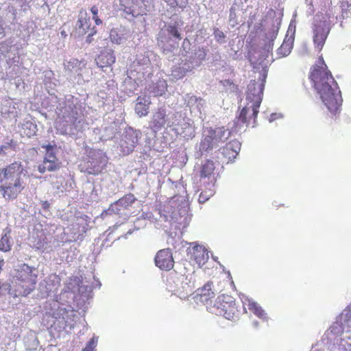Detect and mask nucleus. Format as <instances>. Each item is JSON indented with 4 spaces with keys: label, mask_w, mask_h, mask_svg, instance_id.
<instances>
[{
    "label": "nucleus",
    "mask_w": 351,
    "mask_h": 351,
    "mask_svg": "<svg viewBox=\"0 0 351 351\" xmlns=\"http://www.w3.org/2000/svg\"><path fill=\"white\" fill-rule=\"evenodd\" d=\"M12 240L7 234L2 236L0 240V250L2 252H8L11 250Z\"/></svg>",
    "instance_id": "nucleus-35"
},
{
    "label": "nucleus",
    "mask_w": 351,
    "mask_h": 351,
    "mask_svg": "<svg viewBox=\"0 0 351 351\" xmlns=\"http://www.w3.org/2000/svg\"><path fill=\"white\" fill-rule=\"evenodd\" d=\"M282 116L281 114H278V113H272L271 115H270V118H269V122H272L279 118H281Z\"/></svg>",
    "instance_id": "nucleus-61"
},
{
    "label": "nucleus",
    "mask_w": 351,
    "mask_h": 351,
    "mask_svg": "<svg viewBox=\"0 0 351 351\" xmlns=\"http://www.w3.org/2000/svg\"><path fill=\"white\" fill-rule=\"evenodd\" d=\"M20 67L18 64H14L13 66H10L6 73L7 75L10 77V78H15L14 75H16L19 70Z\"/></svg>",
    "instance_id": "nucleus-48"
},
{
    "label": "nucleus",
    "mask_w": 351,
    "mask_h": 351,
    "mask_svg": "<svg viewBox=\"0 0 351 351\" xmlns=\"http://www.w3.org/2000/svg\"><path fill=\"white\" fill-rule=\"evenodd\" d=\"M51 160H58L56 157V150L45 152V155L43 159L44 163H47V162H51Z\"/></svg>",
    "instance_id": "nucleus-47"
},
{
    "label": "nucleus",
    "mask_w": 351,
    "mask_h": 351,
    "mask_svg": "<svg viewBox=\"0 0 351 351\" xmlns=\"http://www.w3.org/2000/svg\"><path fill=\"white\" fill-rule=\"evenodd\" d=\"M341 319L344 321L351 322V304L342 312Z\"/></svg>",
    "instance_id": "nucleus-51"
},
{
    "label": "nucleus",
    "mask_w": 351,
    "mask_h": 351,
    "mask_svg": "<svg viewBox=\"0 0 351 351\" xmlns=\"http://www.w3.org/2000/svg\"><path fill=\"white\" fill-rule=\"evenodd\" d=\"M122 86L126 93H132L136 90L138 84L131 76L127 75L123 80Z\"/></svg>",
    "instance_id": "nucleus-30"
},
{
    "label": "nucleus",
    "mask_w": 351,
    "mask_h": 351,
    "mask_svg": "<svg viewBox=\"0 0 351 351\" xmlns=\"http://www.w3.org/2000/svg\"><path fill=\"white\" fill-rule=\"evenodd\" d=\"M281 24V20L279 17L272 19L271 27L265 34V40L264 47L258 53V57L254 53L250 56V61L253 65L254 69H261L259 72L265 71L267 73V67L269 64L268 60L274 47V41L276 38Z\"/></svg>",
    "instance_id": "nucleus-4"
},
{
    "label": "nucleus",
    "mask_w": 351,
    "mask_h": 351,
    "mask_svg": "<svg viewBox=\"0 0 351 351\" xmlns=\"http://www.w3.org/2000/svg\"><path fill=\"white\" fill-rule=\"evenodd\" d=\"M310 79L322 102L331 113L336 114L341 106L342 98L331 73L326 68H315L311 73Z\"/></svg>",
    "instance_id": "nucleus-1"
},
{
    "label": "nucleus",
    "mask_w": 351,
    "mask_h": 351,
    "mask_svg": "<svg viewBox=\"0 0 351 351\" xmlns=\"http://www.w3.org/2000/svg\"><path fill=\"white\" fill-rule=\"evenodd\" d=\"M136 198L132 193H128L124 195L123 197L119 199L117 201L111 204L110 207L104 210L101 215H121V208L128 209L135 202Z\"/></svg>",
    "instance_id": "nucleus-12"
},
{
    "label": "nucleus",
    "mask_w": 351,
    "mask_h": 351,
    "mask_svg": "<svg viewBox=\"0 0 351 351\" xmlns=\"http://www.w3.org/2000/svg\"><path fill=\"white\" fill-rule=\"evenodd\" d=\"M329 32V25L326 21L315 25L313 42L315 47L319 50L323 47Z\"/></svg>",
    "instance_id": "nucleus-13"
},
{
    "label": "nucleus",
    "mask_w": 351,
    "mask_h": 351,
    "mask_svg": "<svg viewBox=\"0 0 351 351\" xmlns=\"http://www.w3.org/2000/svg\"><path fill=\"white\" fill-rule=\"evenodd\" d=\"M51 317L54 320L53 324H57L60 328L72 329L75 325V313L73 308L67 304H60L58 301L53 303Z\"/></svg>",
    "instance_id": "nucleus-6"
},
{
    "label": "nucleus",
    "mask_w": 351,
    "mask_h": 351,
    "mask_svg": "<svg viewBox=\"0 0 351 351\" xmlns=\"http://www.w3.org/2000/svg\"><path fill=\"white\" fill-rule=\"evenodd\" d=\"M215 169V164L212 160H208L202 165L201 169V177L208 178L213 173Z\"/></svg>",
    "instance_id": "nucleus-33"
},
{
    "label": "nucleus",
    "mask_w": 351,
    "mask_h": 351,
    "mask_svg": "<svg viewBox=\"0 0 351 351\" xmlns=\"http://www.w3.org/2000/svg\"><path fill=\"white\" fill-rule=\"evenodd\" d=\"M123 11L127 14H131L134 17H136L138 15V13H137L134 9H132L130 7H125V8L123 9Z\"/></svg>",
    "instance_id": "nucleus-54"
},
{
    "label": "nucleus",
    "mask_w": 351,
    "mask_h": 351,
    "mask_svg": "<svg viewBox=\"0 0 351 351\" xmlns=\"http://www.w3.org/2000/svg\"><path fill=\"white\" fill-rule=\"evenodd\" d=\"M187 68V65L183 62L179 66H176L172 69L171 75L177 79L182 78L186 73L191 71V70H185L184 69Z\"/></svg>",
    "instance_id": "nucleus-32"
},
{
    "label": "nucleus",
    "mask_w": 351,
    "mask_h": 351,
    "mask_svg": "<svg viewBox=\"0 0 351 351\" xmlns=\"http://www.w3.org/2000/svg\"><path fill=\"white\" fill-rule=\"evenodd\" d=\"M190 41L187 39V38H185L182 43V48H183V50L185 51V52L186 53V51H188L186 49H190Z\"/></svg>",
    "instance_id": "nucleus-58"
},
{
    "label": "nucleus",
    "mask_w": 351,
    "mask_h": 351,
    "mask_svg": "<svg viewBox=\"0 0 351 351\" xmlns=\"http://www.w3.org/2000/svg\"><path fill=\"white\" fill-rule=\"evenodd\" d=\"M66 108L71 110V112H69L68 114L69 119L68 121L72 123L76 127V122L80 123V116L79 115L76 109H75V108L74 106L69 105Z\"/></svg>",
    "instance_id": "nucleus-34"
},
{
    "label": "nucleus",
    "mask_w": 351,
    "mask_h": 351,
    "mask_svg": "<svg viewBox=\"0 0 351 351\" xmlns=\"http://www.w3.org/2000/svg\"><path fill=\"white\" fill-rule=\"evenodd\" d=\"M207 53L206 50L197 46H193L185 54L184 63L187 65L185 70H193L199 67L205 60Z\"/></svg>",
    "instance_id": "nucleus-10"
},
{
    "label": "nucleus",
    "mask_w": 351,
    "mask_h": 351,
    "mask_svg": "<svg viewBox=\"0 0 351 351\" xmlns=\"http://www.w3.org/2000/svg\"><path fill=\"white\" fill-rule=\"evenodd\" d=\"M167 84L165 80L158 77L156 81H152L148 85V90L149 93H153L154 96H162L165 93Z\"/></svg>",
    "instance_id": "nucleus-25"
},
{
    "label": "nucleus",
    "mask_w": 351,
    "mask_h": 351,
    "mask_svg": "<svg viewBox=\"0 0 351 351\" xmlns=\"http://www.w3.org/2000/svg\"><path fill=\"white\" fill-rule=\"evenodd\" d=\"M97 343V337H93L87 343L86 348L82 351H93Z\"/></svg>",
    "instance_id": "nucleus-49"
},
{
    "label": "nucleus",
    "mask_w": 351,
    "mask_h": 351,
    "mask_svg": "<svg viewBox=\"0 0 351 351\" xmlns=\"http://www.w3.org/2000/svg\"><path fill=\"white\" fill-rule=\"evenodd\" d=\"M152 56H154L152 52L147 51L143 54L138 55L136 59V64L143 66V69L145 70L144 74L147 73V77L149 79H151L153 75L150 60V57Z\"/></svg>",
    "instance_id": "nucleus-22"
},
{
    "label": "nucleus",
    "mask_w": 351,
    "mask_h": 351,
    "mask_svg": "<svg viewBox=\"0 0 351 351\" xmlns=\"http://www.w3.org/2000/svg\"><path fill=\"white\" fill-rule=\"evenodd\" d=\"M60 162L58 160H51V162H47V167L48 171H56L60 168Z\"/></svg>",
    "instance_id": "nucleus-44"
},
{
    "label": "nucleus",
    "mask_w": 351,
    "mask_h": 351,
    "mask_svg": "<svg viewBox=\"0 0 351 351\" xmlns=\"http://www.w3.org/2000/svg\"><path fill=\"white\" fill-rule=\"evenodd\" d=\"M151 104V99L147 96H139L136 99L135 105V112L138 117L146 116L149 112V105Z\"/></svg>",
    "instance_id": "nucleus-24"
},
{
    "label": "nucleus",
    "mask_w": 351,
    "mask_h": 351,
    "mask_svg": "<svg viewBox=\"0 0 351 351\" xmlns=\"http://www.w3.org/2000/svg\"><path fill=\"white\" fill-rule=\"evenodd\" d=\"M27 171L16 161L0 170V193L6 200L15 199L25 189Z\"/></svg>",
    "instance_id": "nucleus-2"
},
{
    "label": "nucleus",
    "mask_w": 351,
    "mask_h": 351,
    "mask_svg": "<svg viewBox=\"0 0 351 351\" xmlns=\"http://www.w3.org/2000/svg\"><path fill=\"white\" fill-rule=\"evenodd\" d=\"M267 78L265 71L259 72L258 77L250 80L247 87L246 92V104L240 112L239 117L236 124L239 125V122L246 121V114L250 110L252 111V114L256 117L258 114V108L263 100V90Z\"/></svg>",
    "instance_id": "nucleus-3"
},
{
    "label": "nucleus",
    "mask_w": 351,
    "mask_h": 351,
    "mask_svg": "<svg viewBox=\"0 0 351 351\" xmlns=\"http://www.w3.org/2000/svg\"><path fill=\"white\" fill-rule=\"evenodd\" d=\"M106 164V156L101 152H97L93 157L80 164V168L82 172L96 176L102 173Z\"/></svg>",
    "instance_id": "nucleus-8"
},
{
    "label": "nucleus",
    "mask_w": 351,
    "mask_h": 351,
    "mask_svg": "<svg viewBox=\"0 0 351 351\" xmlns=\"http://www.w3.org/2000/svg\"><path fill=\"white\" fill-rule=\"evenodd\" d=\"M50 204L47 201L42 202V208L45 210H49Z\"/></svg>",
    "instance_id": "nucleus-62"
},
{
    "label": "nucleus",
    "mask_w": 351,
    "mask_h": 351,
    "mask_svg": "<svg viewBox=\"0 0 351 351\" xmlns=\"http://www.w3.org/2000/svg\"><path fill=\"white\" fill-rule=\"evenodd\" d=\"M19 56H14L12 58H9L6 60V62H7V64L9 65V66H13L14 64H18L17 63H19Z\"/></svg>",
    "instance_id": "nucleus-53"
},
{
    "label": "nucleus",
    "mask_w": 351,
    "mask_h": 351,
    "mask_svg": "<svg viewBox=\"0 0 351 351\" xmlns=\"http://www.w3.org/2000/svg\"><path fill=\"white\" fill-rule=\"evenodd\" d=\"M256 117H257V115L256 117H254L252 114V111L250 110L249 112H247L246 114V121H245L244 123H242L241 121H240L239 125L236 124V122L238 121L239 115L238 117H237L233 121V125L235 128L236 132H239L243 128L244 124H246V126H247L248 119L250 120L251 118H254V122L255 123V119H256Z\"/></svg>",
    "instance_id": "nucleus-37"
},
{
    "label": "nucleus",
    "mask_w": 351,
    "mask_h": 351,
    "mask_svg": "<svg viewBox=\"0 0 351 351\" xmlns=\"http://www.w3.org/2000/svg\"><path fill=\"white\" fill-rule=\"evenodd\" d=\"M229 24L232 27H234L236 25L238 24L237 20L236 9L234 7H232L230 10Z\"/></svg>",
    "instance_id": "nucleus-42"
},
{
    "label": "nucleus",
    "mask_w": 351,
    "mask_h": 351,
    "mask_svg": "<svg viewBox=\"0 0 351 351\" xmlns=\"http://www.w3.org/2000/svg\"><path fill=\"white\" fill-rule=\"evenodd\" d=\"M214 36L215 40L219 43H224L226 42V36L224 33L219 29H215L214 31Z\"/></svg>",
    "instance_id": "nucleus-45"
},
{
    "label": "nucleus",
    "mask_w": 351,
    "mask_h": 351,
    "mask_svg": "<svg viewBox=\"0 0 351 351\" xmlns=\"http://www.w3.org/2000/svg\"><path fill=\"white\" fill-rule=\"evenodd\" d=\"M90 19L87 16L86 12H80L78 20L76 23V29L80 34H85L90 29Z\"/></svg>",
    "instance_id": "nucleus-27"
},
{
    "label": "nucleus",
    "mask_w": 351,
    "mask_h": 351,
    "mask_svg": "<svg viewBox=\"0 0 351 351\" xmlns=\"http://www.w3.org/2000/svg\"><path fill=\"white\" fill-rule=\"evenodd\" d=\"M194 256L198 264H204L208 258V253L202 246L194 247Z\"/></svg>",
    "instance_id": "nucleus-29"
},
{
    "label": "nucleus",
    "mask_w": 351,
    "mask_h": 351,
    "mask_svg": "<svg viewBox=\"0 0 351 351\" xmlns=\"http://www.w3.org/2000/svg\"><path fill=\"white\" fill-rule=\"evenodd\" d=\"M241 144L237 140H234L226 143L225 146L221 147L218 151L223 156L228 159V161H233L241 149Z\"/></svg>",
    "instance_id": "nucleus-16"
},
{
    "label": "nucleus",
    "mask_w": 351,
    "mask_h": 351,
    "mask_svg": "<svg viewBox=\"0 0 351 351\" xmlns=\"http://www.w3.org/2000/svg\"><path fill=\"white\" fill-rule=\"evenodd\" d=\"M14 289V296H27L35 289L36 280H32L24 282H12Z\"/></svg>",
    "instance_id": "nucleus-17"
},
{
    "label": "nucleus",
    "mask_w": 351,
    "mask_h": 351,
    "mask_svg": "<svg viewBox=\"0 0 351 351\" xmlns=\"http://www.w3.org/2000/svg\"><path fill=\"white\" fill-rule=\"evenodd\" d=\"M5 34L4 29L3 28L2 25L0 24V39L3 38L5 36Z\"/></svg>",
    "instance_id": "nucleus-63"
},
{
    "label": "nucleus",
    "mask_w": 351,
    "mask_h": 351,
    "mask_svg": "<svg viewBox=\"0 0 351 351\" xmlns=\"http://www.w3.org/2000/svg\"><path fill=\"white\" fill-rule=\"evenodd\" d=\"M294 36L295 32L291 35L286 34L283 43L276 51L278 58L286 57L290 54L293 47Z\"/></svg>",
    "instance_id": "nucleus-23"
},
{
    "label": "nucleus",
    "mask_w": 351,
    "mask_h": 351,
    "mask_svg": "<svg viewBox=\"0 0 351 351\" xmlns=\"http://www.w3.org/2000/svg\"><path fill=\"white\" fill-rule=\"evenodd\" d=\"M23 133L27 137H32L36 134L37 125L30 121H25L22 125Z\"/></svg>",
    "instance_id": "nucleus-31"
},
{
    "label": "nucleus",
    "mask_w": 351,
    "mask_h": 351,
    "mask_svg": "<svg viewBox=\"0 0 351 351\" xmlns=\"http://www.w3.org/2000/svg\"><path fill=\"white\" fill-rule=\"evenodd\" d=\"M171 124V119H167L164 109H158L154 114L152 121V127L154 131L164 128L166 124Z\"/></svg>",
    "instance_id": "nucleus-21"
},
{
    "label": "nucleus",
    "mask_w": 351,
    "mask_h": 351,
    "mask_svg": "<svg viewBox=\"0 0 351 351\" xmlns=\"http://www.w3.org/2000/svg\"><path fill=\"white\" fill-rule=\"evenodd\" d=\"M180 113L176 112L172 115L171 124L168 123L169 127L177 126L175 128L176 132L186 138H192L194 134V129L192 125L187 123L184 119H182Z\"/></svg>",
    "instance_id": "nucleus-11"
},
{
    "label": "nucleus",
    "mask_w": 351,
    "mask_h": 351,
    "mask_svg": "<svg viewBox=\"0 0 351 351\" xmlns=\"http://www.w3.org/2000/svg\"><path fill=\"white\" fill-rule=\"evenodd\" d=\"M110 40L115 44L120 45L123 42L124 38L119 34L117 29H112L110 33Z\"/></svg>",
    "instance_id": "nucleus-38"
},
{
    "label": "nucleus",
    "mask_w": 351,
    "mask_h": 351,
    "mask_svg": "<svg viewBox=\"0 0 351 351\" xmlns=\"http://www.w3.org/2000/svg\"><path fill=\"white\" fill-rule=\"evenodd\" d=\"M221 311H223V315L224 316V317H226L228 319H231L233 317L234 315V308H231L230 305H229L228 307L230 309H228L226 304H221Z\"/></svg>",
    "instance_id": "nucleus-46"
},
{
    "label": "nucleus",
    "mask_w": 351,
    "mask_h": 351,
    "mask_svg": "<svg viewBox=\"0 0 351 351\" xmlns=\"http://www.w3.org/2000/svg\"><path fill=\"white\" fill-rule=\"evenodd\" d=\"M47 163H44V161H43L42 164H40L38 166V171L40 173H45L46 171H48V169H47Z\"/></svg>",
    "instance_id": "nucleus-57"
},
{
    "label": "nucleus",
    "mask_w": 351,
    "mask_h": 351,
    "mask_svg": "<svg viewBox=\"0 0 351 351\" xmlns=\"http://www.w3.org/2000/svg\"><path fill=\"white\" fill-rule=\"evenodd\" d=\"M41 147L45 149V152H50V151H52V150H56V145L55 144L54 145H51V144L49 143L47 145H42Z\"/></svg>",
    "instance_id": "nucleus-55"
},
{
    "label": "nucleus",
    "mask_w": 351,
    "mask_h": 351,
    "mask_svg": "<svg viewBox=\"0 0 351 351\" xmlns=\"http://www.w3.org/2000/svg\"><path fill=\"white\" fill-rule=\"evenodd\" d=\"M182 25V21L178 16L172 18L159 32L158 41L165 42L166 40H170L178 42L182 39L180 31Z\"/></svg>",
    "instance_id": "nucleus-7"
},
{
    "label": "nucleus",
    "mask_w": 351,
    "mask_h": 351,
    "mask_svg": "<svg viewBox=\"0 0 351 351\" xmlns=\"http://www.w3.org/2000/svg\"><path fill=\"white\" fill-rule=\"evenodd\" d=\"M341 322H343V324H341L339 322H336L330 327L326 330L325 333V336L328 339V346L330 343H334V339L337 337H342L343 332H344L346 329V326L348 324H351V322L344 321L340 318Z\"/></svg>",
    "instance_id": "nucleus-15"
},
{
    "label": "nucleus",
    "mask_w": 351,
    "mask_h": 351,
    "mask_svg": "<svg viewBox=\"0 0 351 351\" xmlns=\"http://www.w3.org/2000/svg\"><path fill=\"white\" fill-rule=\"evenodd\" d=\"M78 291L79 293L85 298H88L92 291V287L89 285H83L81 282V285L78 284Z\"/></svg>",
    "instance_id": "nucleus-40"
},
{
    "label": "nucleus",
    "mask_w": 351,
    "mask_h": 351,
    "mask_svg": "<svg viewBox=\"0 0 351 351\" xmlns=\"http://www.w3.org/2000/svg\"><path fill=\"white\" fill-rule=\"evenodd\" d=\"M243 303L244 304H247L249 309L259 318L263 319L266 318V313L258 304L250 300L247 297H246L245 302H243Z\"/></svg>",
    "instance_id": "nucleus-28"
},
{
    "label": "nucleus",
    "mask_w": 351,
    "mask_h": 351,
    "mask_svg": "<svg viewBox=\"0 0 351 351\" xmlns=\"http://www.w3.org/2000/svg\"><path fill=\"white\" fill-rule=\"evenodd\" d=\"M37 275L32 273V269L27 264H23L21 266L15 276L12 282H24L32 280H36Z\"/></svg>",
    "instance_id": "nucleus-18"
},
{
    "label": "nucleus",
    "mask_w": 351,
    "mask_h": 351,
    "mask_svg": "<svg viewBox=\"0 0 351 351\" xmlns=\"http://www.w3.org/2000/svg\"><path fill=\"white\" fill-rule=\"evenodd\" d=\"M232 132H236L234 125L231 131L223 126L204 128L199 149L196 153L197 156L201 157L204 153H209L213 149L219 147L220 144L225 143L229 138Z\"/></svg>",
    "instance_id": "nucleus-5"
},
{
    "label": "nucleus",
    "mask_w": 351,
    "mask_h": 351,
    "mask_svg": "<svg viewBox=\"0 0 351 351\" xmlns=\"http://www.w3.org/2000/svg\"><path fill=\"white\" fill-rule=\"evenodd\" d=\"M96 32H97L96 30H95V28L93 27L90 30V32L88 33V34L86 37V42L88 43H90L93 41V35H95L96 34Z\"/></svg>",
    "instance_id": "nucleus-56"
},
{
    "label": "nucleus",
    "mask_w": 351,
    "mask_h": 351,
    "mask_svg": "<svg viewBox=\"0 0 351 351\" xmlns=\"http://www.w3.org/2000/svg\"><path fill=\"white\" fill-rule=\"evenodd\" d=\"M158 45L162 49L163 55L169 60L173 61L175 60L178 50V41L166 40L165 42H158Z\"/></svg>",
    "instance_id": "nucleus-20"
},
{
    "label": "nucleus",
    "mask_w": 351,
    "mask_h": 351,
    "mask_svg": "<svg viewBox=\"0 0 351 351\" xmlns=\"http://www.w3.org/2000/svg\"><path fill=\"white\" fill-rule=\"evenodd\" d=\"M212 287L213 282H208L204 287L197 290L196 297L199 296V300L207 304L215 296V293L212 291Z\"/></svg>",
    "instance_id": "nucleus-26"
},
{
    "label": "nucleus",
    "mask_w": 351,
    "mask_h": 351,
    "mask_svg": "<svg viewBox=\"0 0 351 351\" xmlns=\"http://www.w3.org/2000/svg\"><path fill=\"white\" fill-rule=\"evenodd\" d=\"M51 285L48 284L47 281H43L40 283L39 289L43 298L49 295V293L51 291Z\"/></svg>",
    "instance_id": "nucleus-39"
},
{
    "label": "nucleus",
    "mask_w": 351,
    "mask_h": 351,
    "mask_svg": "<svg viewBox=\"0 0 351 351\" xmlns=\"http://www.w3.org/2000/svg\"><path fill=\"white\" fill-rule=\"evenodd\" d=\"M115 56L111 49H106L101 52L95 58L97 65L103 69L110 67L115 62Z\"/></svg>",
    "instance_id": "nucleus-19"
},
{
    "label": "nucleus",
    "mask_w": 351,
    "mask_h": 351,
    "mask_svg": "<svg viewBox=\"0 0 351 351\" xmlns=\"http://www.w3.org/2000/svg\"><path fill=\"white\" fill-rule=\"evenodd\" d=\"M134 229L138 230L141 228L146 226L145 221H143L141 218H138L134 223Z\"/></svg>",
    "instance_id": "nucleus-52"
},
{
    "label": "nucleus",
    "mask_w": 351,
    "mask_h": 351,
    "mask_svg": "<svg viewBox=\"0 0 351 351\" xmlns=\"http://www.w3.org/2000/svg\"><path fill=\"white\" fill-rule=\"evenodd\" d=\"M188 103L189 105L191 106L197 104V107L199 108L200 106H203V99H201L200 97L192 96L189 98Z\"/></svg>",
    "instance_id": "nucleus-50"
},
{
    "label": "nucleus",
    "mask_w": 351,
    "mask_h": 351,
    "mask_svg": "<svg viewBox=\"0 0 351 351\" xmlns=\"http://www.w3.org/2000/svg\"><path fill=\"white\" fill-rule=\"evenodd\" d=\"M90 12L93 14V20L95 21V23L97 25H100L102 24L101 19L98 16L99 10L96 5H93L90 8Z\"/></svg>",
    "instance_id": "nucleus-41"
},
{
    "label": "nucleus",
    "mask_w": 351,
    "mask_h": 351,
    "mask_svg": "<svg viewBox=\"0 0 351 351\" xmlns=\"http://www.w3.org/2000/svg\"><path fill=\"white\" fill-rule=\"evenodd\" d=\"M151 217V214L147 213H143L141 217H140L143 221H145L146 218H149Z\"/></svg>",
    "instance_id": "nucleus-64"
},
{
    "label": "nucleus",
    "mask_w": 351,
    "mask_h": 351,
    "mask_svg": "<svg viewBox=\"0 0 351 351\" xmlns=\"http://www.w3.org/2000/svg\"><path fill=\"white\" fill-rule=\"evenodd\" d=\"M81 64V61L77 59L73 58L64 63V66L65 69L69 72H77V69L80 68Z\"/></svg>",
    "instance_id": "nucleus-36"
},
{
    "label": "nucleus",
    "mask_w": 351,
    "mask_h": 351,
    "mask_svg": "<svg viewBox=\"0 0 351 351\" xmlns=\"http://www.w3.org/2000/svg\"><path fill=\"white\" fill-rule=\"evenodd\" d=\"M141 136L140 130H134L131 127L125 128L119 144L123 155H128L134 151Z\"/></svg>",
    "instance_id": "nucleus-9"
},
{
    "label": "nucleus",
    "mask_w": 351,
    "mask_h": 351,
    "mask_svg": "<svg viewBox=\"0 0 351 351\" xmlns=\"http://www.w3.org/2000/svg\"><path fill=\"white\" fill-rule=\"evenodd\" d=\"M211 195V193L208 195H206L203 193H201L199 197V202L200 203L205 202L207 199H208L209 196H210Z\"/></svg>",
    "instance_id": "nucleus-59"
},
{
    "label": "nucleus",
    "mask_w": 351,
    "mask_h": 351,
    "mask_svg": "<svg viewBox=\"0 0 351 351\" xmlns=\"http://www.w3.org/2000/svg\"><path fill=\"white\" fill-rule=\"evenodd\" d=\"M12 142V141H10V142L5 143L3 145H1L0 147V153L3 152L5 149L10 147Z\"/></svg>",
    "instance_id": "nucleus-60"
},
{
    "label": "nucleus",
    "mask_w": 351,
    "mask_h": 351,
    "mask_svg": "<svg viewBox=\"0 0 351 351\" xmlns=\"http://www.w3.org/2000/svg\"><path fill=\"white\" fill-rule=\"evenodd\" d=\"M154 261L156 266L165 271L172 269L174 265L172 253L169 248L159 250L155 256Z\"/></svg>",
    "instance_id": "nucleus-14"
},
{
    "label": "nucleus",
    "mask_w": 351,
    "mask_h": 351,
    "mask_svg": "<svg viewBox=\"0 0 351 351\" xmlns=\"http://www.w3.org/2000/svg\"><path fill=\"white\" fill-rule=\"evenodd\" d=\"M11 49V45L5 42L0 43V55L1 57L5 58L7 57L8 53H9Z\"/></svg>",
    "instance_id": "nucleus-43"
}]
</instances>
